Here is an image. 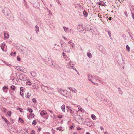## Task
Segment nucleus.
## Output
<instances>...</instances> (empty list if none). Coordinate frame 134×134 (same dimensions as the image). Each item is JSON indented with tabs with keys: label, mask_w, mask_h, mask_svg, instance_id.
<instances>
[{
	"label": "nucleus",
	"mask_w": 134,
	"mask_h": 134,
	"mask_svg": "<svg viewBox=\"0 0 134 134\" xmlns=\"http://www.w3.org/2000/svg\"><path fill=\"white\" fill-rule=\"evenodd\" d=\"M41 88L45 92L47 93H49L50 92L51 89L49 87L43 85L42 84H41Z\"/></svg>",
	"instance_id": "nucleus-1"
},
{
	"label": "nucleus",
	"mask_w": 134,
	"mask_h": 134,
	"mask_svg": "<svg viewBox=\"0 0 134 134\" xmlns=\"http://www.w3.org/2000/svg\"><path fill=\"white\" fill-rule=\"evenodd\" d=\"M3 12L4 14L6 16L7 18H9L10 11L8 9L6 8H4L3 10Z\"/></svg>",
	"instance_id": "nucleus-2"
},
{
	"label": "nucleus",
	"mask_w": 134,
	"mask_h": 134,
	"mask_svg": "<svg viewBox=\"0 0 134 134\" xmlns=\"http://www.w3.org/2000/svg\"><path fill=\"white\" fill-rule=\"evenodd\" d=\"M58 91L59 93L65 97H67L66 91L61 89H59Z\"/></svg>",
	"instance_id": "nucleus-3"
},
{
	"label": "nucleus",
	"mask_w": 134,
	"mask_h": 134,
	"mask_svg": "<svg viewBox=\"0 0 134 134\" xmlns=\"http://www.w3.org/2000/svg\"><path fill=\"white\" fill-rule=\"evenodd\" d=\"M73 64H72L71 62L68 63V68L70 69H73V70L75 71H76L77 72V70L74 68Z\"/></svg>",
	"instance_id": "nucleus-4"
},
{
	"label": "nucleus",
	"mask_w": 134,
	"mask_h": 134,
	"mask_svg": "<svg viewBox=\"0 0 134 134\" xmlns=\"http://www.w3.org/2000/svg\"><path fill=\"white\" fill-rule=\"evenodd\" d=\"M77 29L80 32L84 30L85 28L83 26V24H80L79 25L77 26Z\"/></svg>",
	"instance_id": "nucleus-5"
},
{
	"label": "nucleus",
	"mask_w": 134,
	"mask_h": 134,
	"mask_svg": "<svg viewBox=\"0 0 134 134\" xmlns=\"http://www.w3.org/2000/svg\"><path fill=\"white\" fill-rule=\"evenodd\" d=\"M20 79L21 80L25 81L27 79L26 76L24 75H20L19 77Z\"/></svg>",
	"instance_id": "nucleus-6"
},
{
	"label": "nucleus",
	"mask_w": 134,
	"mask_h": 134,
	"mask_svg": "<svg viewBox=\"0 0 134 134\" xmlns=\"http://www.w3.org/2000/svg\"><path fill=\"white\" fill-rule=\"evenodd\" d=\"M86 124L87 126L89 127H91L92 126L93 123L88 119H87L86 120Z\"/></svg>",
	"instance_id": "nucleus-7"
},
{
	"label": "nucleus",
	"mask_w": 134,
	"mask_h": 134,
	"mask_svg": "<svg viewBox=\"0 0 134 134\" xmlns=\"http://www.w3.org/2000/svg\"><path fill=\"white\" fill-rule=\"evenodd\" d=\"M67 111L68 112H69L71 113V115L70 116V117L71 118H72V117L73 115L72 114H73L74 113V111L71 109L70 108V109H69L68 110H67Z\"/></svg>",
	"instance_id": "nucleus-8"
},
{
	"label": "nucleus",
	"mask_w": 134,
	"mask_h": 134,
	"mask_svg": "<svg viewBox=\"0 0 134 134\" xmlns=\"http://www.w3.org/2000/svg\"><path fill=\"white\" fill-rule=\"evenodd\" d=\"M92 33H93L95 35L97 34L96 32H97V31L96 30V29L94 27H93L92 29H91L90 31Z\"/></svg>",
	"instance_id": "nucleus-9"
},
{
	"label": "nucleus",
	"mask_w": 134,
	"mask_h": 134,
	"mask_svg": "<svg viewBox=\"0 0 134 134\" xmlns=\"http://www.w3.org/2000/svg\"><path fill=\"white\" fill-rule=\"evenodd\" d=\"M69 88L70 91H72L73 92L75 93H76L77 90L75 88L70 87H69Z\"/></svg>",
	"instance_id": "nucleus-10"
},
{
	"label": "nucleus",
	"mask_w": 134,
	"mask_h": 134,
	"mask_svg": "<svg viewBox=\"0 0 134 134\" xmlns=\"http://www.w3.org/2000/svg\"><path fill=\"white\" fill-rule=\"evenodd\" d=\"M5 46V43L4 42H3L2 43L1 46L2 49V51H5L4 49V47Z\"/></svg>",
	"instance_id": "nucleus-11"
},
{
	"label": "nucleus",
	"mask_w": 134,
	"mask_h": 134,
	"mask_svg": "<svg viewBox=\"0 0 134 134\" xmlns=\"http://www.w3.org/2000/svg\"><path fill=\"white\" fill-rule=\"evenodd\" d=\"M32 87L34 89H37L38 88V86L37 84L34 83Z\"/></svg>",
	"instance_id": "nucleus-12"
},
{
	"label": "nucleus",
	"mask_w": 134,
	"mask_h": 134,
	"mask_svg": "<svg viewBox=\"0 0 134 134\" xmlns=\"http://www.w3.org/2000/svg\"><path fill=\"white\" fill-rule=\"evenodd\" d=\"M47 114V112L44 110H42L40 113V115L42 116L43 115H46Z\"/></svg>",
	"instance_id": "nucleus-13"
},
{
	"label": "nucleus",
	"mask_w": 134,
	"mask_h": 134,
	"mask_svg": "<svg viewBox=\"0 0 134 134\" xmlns=\"http://www.w3.org/2000/svg\"><path fill=\"white\" fill-rule=\"evenodd\" d=\"M92 26H91L90 25H88L87 26V27L86 28V30H87V31H90V30L91 29H92V28H93Z\"/></svg>",
	"instance_id": "nucleus-14"
},
{
	"label": "nucleus",
	"mask_w": 134,
	"mask_h": 134,
	"mask_svg": "<svg viewBox=\"0 0 134 134\" xmlns=\"http://www.w3.org/2000/svg\"><path fill=\"white\" fill-rule=\"evenodd\" d=\"M30 73L32 76L33 77H35L36 75V72L34 71H31Z\"/></svg>",
	"instance_id": "nucleus-15"
},
{
	"label": "nucleus",
	"mask_w": 134,
	"mask_h": 134,
	"mask_svg": "<svg viewBox=\"0 0 134 134\" xmlns=\"http://www.w3.org/2000/svg\"><path fill=\"white\" fill-rule=\"evenodd\" d=\"M60 108L63 112H65V105L63 104L61 106Z\"/></svg>",
	"instance_id": "nucleus-16"
},
{
	"label": "nucleus",
	"mask_w": 134,
	"mask_h": 134,
	"mask_svg": "<svg viewBox=\"0 0 134 134\" xmlns=\"http://www.w3.org/2000/svg\"><path fill=\"white\" fill-rule=\"evenodd\" d=\"M63 28L64 29L65 32L66 33H67L68 30L69 29V28L68 27H66L65 26H63Z\"/></svg>",
	"instance_id": "nucleus-17"
},
{
	"label": "nucleus",
	"mask_w": 134,
	"mask_h": 134,
	"mask_svg": "<svg viewBox=\"0 0 134 134\" xmlns=\"http://www.w3.org/2000/svg\"><path fill=\"white\" fill-rule=\"evenodd\" d=\"M35 31L37 33H38V32H39V28L38 26L37 25H36L35 26Z\"/></svg>",
	"instance_id": "nucleus-18"
},
{
	"label": "nucleus",
	"mask_w": 134,
	"mask_h": 134,
	"mask_svg": "<svg viewBox=\"0 0 134 134\" xmlns=\"http://www.w3.org/2000/svg\"><path fill=\"white\" fill-rule=\"evenodd\" d=\"M118 62H119V63L120 64L124 63V60L122 59V57L120 58V60H118Z\"/></svg>",
	"instance_id": "nucleus-19"
},
{
	"label": "nucleus",
	"mask_w": 134,
	"mask_h": 134,
	"mask_svg": "<svg viewBox=\"0 0 134 134\" xmlns=\"http://www.w3.org/2000/svg\"><path fill=\"white\" fill-rule=\"evenodd\" d=\"M83 14L84 16L85 17H87L88 16V13L85 10H84L83 12Z\"/></svg>",
	"instance_id": "nucleus-20"
},
{
	"label": "nucleus",
	"mask_w": 134,
	"mask_h": 134,
	"mask_svg": "<svg viewBox=\"0 0 134 134\" xmlns=\"http://www.w3.org/2000/svg\"><path fill=\"white\" fill-rule=\"evenodd\" d=\"M4 38L6 39H7L9 37V35L8 34L5 33L4 34Z\"/></svg>",
	"instance_id": "nucleus-21"
},
{
	"label": "nucleus",
	"mask_w": 134,
	"mask_h": 134,
	"mask_svg": "<svg viewBox=\"0 0 134 134\" xmlns=\"http://www.w3.org/2000/svg\"><path fill=\"white\" fill-rule=\"evenodd\" d=\"M91 117L92 119L94 120H96V118L94 114H92L91 115Z\"/></svg>",
	"instance_id": "nucleus-22"
},
{
	"label": "nucleus",
	"mask_w": 134,
	"mask_h": 134,
	"mask_svg": "<svg viewBox=\"0 0 134 134\" xmlns=\"http://www.w3.org/2000/svg\"><path fill=\"white\" fill-rule=\"evenodd\" d=\"M103 102L104 103V104L106 105H108V102H107V100L105 99H104L103 100Z\"/></svg>",
	"instance_id": "nucleus-23"
},
{
	"label": "nucleus",
	"mask_w": 134,
	"mask_h": 134,
	"mask_svg": "<svg viewBox=\"0 0 134 134\" xmlns=\"http://www.w3.org/2000/svg\"><path fill=\"white\" fill-rule=\"evenodd\" d=\"M47 60L48 61L47 63L48 64H50L51 63V58H48Z\"/></svg>",
	"instance_id": "nucleus-24"
},
{
	"label": "nucleus",
	"mask_w": 134,
	"mask_h": 134,
	"mask_svg": "<svg viewBox=\"0 0 134 134\" xmlns=\"http://www.w3.org/2000/svg\"><path fill=\"white\" fill-rule=\"evenodd\" d=\"M88 57L89 58H91L92 57L91 54L90 52H88L87 53Z\"/></svg>",
	"instance_id": "nucleus-25"
},
{
	"label": "nucleus",
	"mask_w": 134,
	"mask_h": 134,
	"mask_svg": "<svg viewBox=\"0 0 134 134\" xmlns=\"http://www.w3.org/2000/svg\"><path fill=\"white\" fill-rule=\"evenodd\" d=\"M118 92L119 94H120L121 95H122V92L120 88H119Z\"/></svg>",
	"instance_id": "nucleus-26"
},
{
	"label": "nucleus",
	"mask_w": 134,
	"mask_h": 134,
	"mask_svg": "<svg viewBox=\"0 0 134 134\" xmlns=\"http://www.w3.org/2000/svg\"><path fill=\"white\" fill-rule=\"evenodd\" d=\"M30 96V94H29V93L28 92L26 95V98H29Z\"/></svg>",
	"instance_id": "nucleus-27"
},
{
	"label": "nucleus",
	"mask_w": 134,
	"mask_h": 134,
	"mask_svg": "<svg viewBox=\"0 0 134 134\" xmlns=\"http://www.w3.org/2000/svg\"><path fill=\"white\" fill-rule=\"evenodd\" d=\"M27 110L30 113H32L33 111L31 109L29 108H27Z\"/></svg>",
	"instance_id": "nucleus-28"
},
{
	"label": "nucleus",
	"mask_w": 134,
	"mask_h": 134,
	"mask_svg": "<svg viewBox=\"0 0 134 134\" xmlns=\"http://www.w3.org/2000/svg\"><path fill=\"white\" fill-rule=\"evenodd\" d=\"M16 87L14 85H12L10 86V88L13 90H14L15 89Z\"/></svg>",
	"instance_id": "nucleus-29"
},
{
	"label": "nucleus",
	"mask_w": 134,
	"mask_h": 134,
	"mask_svg": "<svg viewBox=\"0 0 134 134\" xmlns=\"http://www.w3.org/2000/svg\"><path fill=\"white\" fill-rule=\"evenodd\" d=\"M88 77V80L90 81H91V79H90V76H91V74H88V75H87Z\"/></svg>",
	"instance_id": "nucleus-30"
},
{
	"label": "nucleus",
	"mask_w": 134,
	"mask_h": 134,
	"mask_svg": "<svg viewBox=\"0 0 134 134\" xmlns=\"http://www.w3.org/2000/svg\"><path fill=\"white\" fill-rule=\"evenodd\" d=\"M7 113V114H8V115L9 116H10L11 115V114L12 113V112H11V111H8Z\"/></svg>",
	"instance_id": "nucleus-31"
},
{
	"label": "nucleus",
	"mask_w": 134,
	"mask_h": 134,
	"mask_svg": "<svg viewBox=\"0 0 134 134\" xmlns=\"http://www.w3.org/2000/svg\"><path fill=\"white\" fill-rule=\"evenodd\" d=\"M7 88V87L5 86L4 87H3V90H4V91L5 92H6L7 91V90H5V89H6Z\"/></svg>",
	"instance_id": "nucleus-32"
},
{
	"label": "nucleus",
	"mask_w": 134,
	"mask_h": 134,
	"mask_svg": "<svg viewBox=\"0 0 134 134\" xmlns=\"http://www.w3.org/2000/svg\"><path fill=\"white\" fill-rule=\"evenodd\" d=\"M16 54V52H13L10 53V55L12 56H14Z\"/></svg>",
	"instance_id": "nucleus-33"
},
{
	"label": "nucleus",
	"mask_w": 134,
	"mask_h": 134,
	"mask_svg": "<svg viewBox=\"0 0 134 134\" xmlns=\"http://www.w3.org/2000/svg\"><path fill=\"white\" fill-rule=\"evenodd\" d=\"M62 127H58L57 128V130H59V131H61L62 130Z\"/></svg>",
	"instance_id": "nucleus-34"
},
{
	"label": "nucleus",
	"mask_w": 134,
	"mask_h": 134,
	"mask_svg": "<svg viewBox=\"0 0 134 134\" xmlns=\"http://www.w3.org/2000/svg\"><path fill=\"white\" fill-rule=\"evenodd\" d=\"M19 121L21 123H24V122L23 120L20 118H19Z\"/></svg>",
	"instance_id": "nucleus-35"
},
{
	"label": "nucleus",
	"mask_w": 134,
	"mask_h": 134,
	"mask_svg": "<svg viewBox=\"0 0 134 134\" xmlns=\"http://www.w3.org/2000/svg\"><path fill=\"white\" fill-rule=\"evenodd\" d=\"M36 121L35 120H34L32 123V125H36Z\"/></svg>",
	"instance_id": "nucleus-36"
},
{
	"label": "nucleus",
	"mask_w": 134,
	"mask_h": 134,
	"mask_svg": "<svg viewBox=\"0 0 134 134\" xmlns=\"http://www.w3.org/2000/svg\"><path fill=\"white\" fill-rule=\"evenodd\" d=\"M108 34L109 35L110 38H111V39H112V38H111V33H110V31H108Z\"/></svg>",
	"instance_id": "nucleus-37"
},
{
	"label": "nucleus",
	"mask_w": 134,
	"mask_h": 134,
	"mask_svg": "<svg viewBox=\"0 0 134 134\" xmlns=\"http://www.w3.org/2000/svg\"><path fill=\"white\" fill-rule=\"evenodd\" d=\"M126 49L129 52L130 51V48L128 46V45H127L126 46Z\"/></svg>",
	"instance_id": "nucleus-38"
},
{
	"label": "nucleus",
	"mask_w": 134,
	"mask_h": 134,
	"mask_svg": "<svg viewBox=\"0 0 134 134\" xmlns=\"http://www.w3.org/2000/svg\"><path fill=\"white\" fill-rule=\"evenodd\" d=\"M10 19V20L13 21L14 20L13 17V16H11L10 18L9 17V18Z\"/></svg>",
	"instance_id": "nucleus-39"
},
{
	"label": "nucleus",
	"mask_w": 134,
	"mask_h": 134,
	"mask_svg": "<svg viewBox=\"0 0 134 134\" xmlns=\"http://www.w3.org/2000/svg\"><path fill=\"white\" fill-rule=\"evenodd\" d=\"M32 101L34 103H36V99L33 98L32 99Z\"/></svg>",
	"instance_id": "nucleus-40"
},
{
	"label": "nucleus",
	"mask_w": 134,
	"mask_h": 134,
	"mask_svg": "<svg viewBox=\"0 0 134 134\" xmlns=\"http://www.w3.org/2000/svg\"><path fill=\"white\" fill-rule=\"evenodd\" d=\"M4 121L7 124H9V122L7 119H6V118L4 119Z\"/></svg>",
	"instance_id": "nucleus-41"
},
{
	"label": "nucleus",
	"mask_w": 134,
	"mask_h": 134,
	"mask_svg": "<svg viewBox=\"0 0 134 134\" xmlns=\"http://www.w3.org/2000/svg\"><path fill=\"white\" fill-rule=\"evenodd\" d=\"M17 70H19L23 72H24V71H23V69H22L21 68H20V67H19L18 68Z\"/></svg>",
	"instance_id": "nucleus-42"
},
{
	"label": "nucleus",
	"mask_w": 134,
	"mask_h": 134,
	"mask_svg": "<svg viewBox=\"0 0 134 134\" xmlns=\"http://www.w3.org/2000/svg\"><path fill=\"white\" fill-rule=\"evenodd\" d=\"M91 82L92 83H93L94 85H96V86H98L99 84L98 83H95L92 81H91Z\"/></svg>",
	"instance_id": "nucleus-43"
},
{
	"label": "nucleus",
	"mask_w": 134,
	"mask_h": 134,
	"mask_svg": "<svg viewBox=\"0 0 134 134\" xmlns=\"http://www.w3.org/2000/svg\"><path fill=\"white\" fill-rule=\"evenodd\" d=\"M26 83L29 85H31L32 84L31 82L30 81H28V82H27Z\"/></svg>",
	"instance_id": "nucleus-44"
},
{
	"label": "nucleus",
	"mask_w": 134,
	"mask_h": 134,
	"mask_svg": "<svg viewBox=\"0 0 134 134\" xmlns=\"http://www.w3.org/2000/svg\"><path fill=\"white\" fill-rule=\"evenodd\" d=\"M98 20H101V19H100V18H101V16L99 14L98 15Z\"/></svg>",
	"instance_id": "nucleus-45"
},
{
	"label": "nucleus",
	"mask_w": 134,
	"mask_h": 134,
	"mask_svg": "<svg viewBox=\"0 0 134 134\" xmlns=\"http://www.w3.org/2000/svg\"><path fill=\"white\" fill-rule=\"evenodd\" d=\"M30 115L32 116V118H33L34 116V114L30 113Z\"/></svg>",
	"instance_id": "nucleus-46"
},
{
	"label": "nucleus",
	"mask_w": 134,
	"mask_h": 134,
	"mask_svg": "<svg viewBox=\"0 0 134 134\" xmlns=\"http://www.w3.org/2000/svg\"><path fill=\"white\" fill-rule=\"evenodd\" d=\"M20 91H21L23 92V91L24 90V89H23V87H20Z\"/></svg>",
	"instance_id": "nucleus-47"
},
{
	"label": "nucleus",
	"mask_w": 134,
	"mask_h": 134,
	"mask_svg": "<svg viewBox=\"0 0 134 134\" xmlns=\"http://www.w3.org/2000/svg\"><path fill=\"white\" fill-rule=\"evenodd\" d=\"M77 118H79V119H81V116L79 115H77Z\"/></svg>",
	"instance_id": "nucleus-48"
},
{
	"label": "nucleus",
	"mask_w": 134,
	"mask_h": 134,
	"mask_svg": "<svg viewBox=\"0 0 134 134\" xmlns=\"http://www.w3.org/2000/svg\"><path fill=\"white\" fill-rule=\"evenodd\" d=\"M124 14L126 15V17H127L128 15L127 13V12L126 11H125L124 12Z\"/></svg>",
	"instance_id": "nucleus-49"
},
{
	"label": "nucleus",
	"mask_w": 134,
	"mask_h": 134,
	"mask_svg": "<svg viewBox=\"0 0 134 134\" xmlns=\"http://www.w3.org/2000/svg\"><path fill=\"white\" fill-rule=\"evenodd\" d=\"M31 134H35V131L33 130H32L31 131Z\"/></svg>",
	"instance_id": "nucleus-50"
},
{
	"label": "nucleus",
	"mask_w": 134,
	"mask_h": 134,
	"mask_svg": "<svg viewBox=\"0 0 134 134\" xmlns=\"http://www.w3.org/2000/svg\"><path fill=\"white\" fill-rule=\"evenodd\" d=\"M5 64L7 65V66H12V65L11 64H8V63H5Z\"/></svg>",
	"instance_id": "nucleus-51"
},
{
	"label": "nucleus",
	"mask_w": 134,
	"mask_h": 134,
	"mask_svg": "<svg viewBox=\"0 0 134 134\" xmlns=\"http://www.w3.org/2000/svg\"><path fill=\"white\" fill-rule=\"evenodd\" d=\"M66 108H67V110H68L69 109L71 108L68 106H66Z\"/></svg>",
	"instance_id": "nucleus-52"
},
{
	"label": "nucleus",
	"mask_w": 134,
	"mask_h": 134,
	"mask_svg": "<svg viewBox=\"0 0 134 134\" xmlns=\"http://www.w3.org/2000/svg\"><path fill=\"white\" fill-rule=\"evenodd\" d=\"M99 92L98 91H96L95 92H94L95 94L96 95L97 94V93H99Z\"/></svg>",
	"instance_id": "nucleus-53"
},
{
	"label": "nucleus",
	"mask_w": 134,
	"mask_h": 134,
	"mask_svg": "<svg viewBox=\"0 0 134 134\" xmlns=\"http://www.w3.org/2000/svg\"><path fill=\"white\" fill-rule=\"evenodd\" d=\"M49 12L48 16H50L52 15V13L51 12Z\"/></svg>",
	"instance_id": "nucleus-54"
},
{
	"label": "nucleus",
	"mask_w": 134,
	"mask_h": 134,
	"mask_svg": "<svg viewBox=\"0 0 134 134\" xmlns=\"http://www.w3.org/2000/svg\"><path fill=\"white\" fill-rule=\"evenodd\" d=\"M17 60L18 61H20V57H19V56H18L17 57Z\"/></svg>",
	"instance_id": "nucleus-55"
},
{
	"label": "nucleus",
	"mask_w": 134,
	"mask_h": 134,
	"mask_svg": "<svg viewBox=\"0 0 134 134\" xmlns=\"http://www.w3.org/2000/svg\"><path fill=\"white\" fill-rule=\"evenodd\" d=\"M79 110H80L81 112H82V109L81 108H79Z\"/></svg>",
	"instance_id": "nucleus-56"
},
{
	"label": "nucleus",
	"mask_w": 134,
	"mask_h": 134,
	"mask_svg": "<svg viewBox=\"0 0 134 134\" xmlns=\"http://www.w3.org/2000/svg\"><path fill=\"white\" fill-rule=\"evenodd\" d=\"M71 45L72 46V47H74L73 46L75 45V44L74 43H72V44H71Z\"/></svg>",
	"instance_id": "nucleus-57"
},
{
	"label": "nucleus",
	"mask_w": 134,
	"mask_h": 134,
	"mask_svg": "<svg viewBox=\"0 0 134 134\" xmlns=\"http://www.w3.org/2000/svg\"><path fill=\"white\" fill-rule=\"evenodd\" d=\"M100 129H101V130H104V128L103 127H102V126H101L100 127Z\"/></svg>",
	"instance_id": "nucleus-58"
},
{
	"label": "nucleus",
	"mask_w": 134,
	"mask_h": 134,
	"mask_svg": "<svg viewBox=\"0 0 134 134\" xmlns=\"http://www.w3.org/2000/svg\"><path fill=\"white\" fill-rule=\"evenodd\" d=\"M68 43L70 44H71L72 43V41H69V42H68Z\"/></svg>",
	"instance_id": "nucleus-59"
},
{
	"label": "nucleus",
	"mask_w": 134,
	"mask_h": 134,
	"mask_svg": "<svg viewBox=\"0 0 134 134\" xmlns=\"http://www.w3.org/2000/svg\"><path fill=\"white\" fill-rule=\"evenodd\" d=\"M20 94L21 96H23L24 95L23 93H22L21 92H20Z\"/></svg>",
	"instance_id": "nucleus-60"
},
{
	"label": "nucleus",
	"mask_w": 134,
	"mask_h": 134,
	"mask_svg": "<svg viewBox=\"0 0 134 134\" xmlns=\"http://www.w3.org/2000/svg\"><path fill=\"white\" fill-rule=\"evenodd\" d=\"M132 17L133 18V19L134 20V15L132 13Z\"/></svg>",
	"instance_id": "nucleus-61"
},
{
	"label": "nucleus",
	"mask_w": 134,
	"mask_h": 134,
	"mask_svg": "<svg viewBox=\"0 0 134 134\" xmlns=\"http://www.w3.org/2000/svg\"><path fill=\"white\" fill-rule=\"evenodd\" d=\"M46 9H47L48 12H51V11L47 8H46Z\"/></svg>",
	"instance_id": "nucleus-62"
},
{
	"label": "nucleus",
	"mask_w": 134,
	"mask_h": 134,
	"mask_svg": "<svg viewBox=\"0 0 134 134\" xmlns=\"http://www.w3.org/2000/svg\"><path fill=\"white\" fill-rule=\"evenodd\" d=\"M19 111H20V112L22 113L23 111V109H21Z\"/></svg>",
	"instance_id": "nucleus-63"
},
{
	"label": "nucleus",
	"mask_w": 134,
	"mask_h": 134,
	"mask_svg": "<svg viewBox=\"0 0 134 134\" xmlns=\"http://www.w3.org/2000/svg\"><path fill=\"white\" fill-rule=\"evenodd\" d=\"M104 133L105 134H108V132L107 131H105L104 132Z\"/></svg>",
	"instance_id": "nucleus-64"
}]
</instances>
